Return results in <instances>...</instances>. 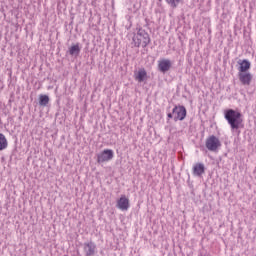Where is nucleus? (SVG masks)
Instances as JSON below:
<instances>
[{
	"label": "nucleus",
	"instance_id": "f257e3e1",
	"mask_svg": "<svg viewBox=\"0 0 256 256\" xmlns=\"http://www.w3.org/2000/svg\"><path fill=\"white\" fill-rule=\"evenodd\" d=\"M224 118L228 125H230L231 131H237V129H243V114L239 110L228 109L224 111Z\"/></svg>",
	"mask_w": 256,
	"mask_h": 256
},
{
	"label": "nucleus",
	"instance_id": "f03ea898",
	"mask_svg": "<svg viewBox=\"0 0 256 256\" xmlns=\"http://www.w3.org/2000/svg\"><path fill=\"white\" fill-rule=\"evenodd\" d=\"M134 43L136 47H147L151 43V37L144 30H140L134 39Z\"/></svg>",
	"mask_w": 256,
	"mask_h": 256
},
{
	"label": "nucleus",
	"instance_id": "7ed1b4c3",
	"mask_svg": "<svg viewBox=\"0 0 256 256\" xmlns=\"http://www.w3.org/2000/svg\"><path fill=\"white\" fill-rule=\"evenodd\" d=\"M206 148L208 151L217 152L219 151V148L221 147V140L217 138L215 135H211L206 139Z\"/></svg>",
	"mask_w": 256,
	"mask_h": 256
},
{
	"label": "nucleus",
	"instance_id": "20e7f679",
	"mask_svg": "<svg viewBox=\"0 0 256 256\" xmlns=\"http://www.w3.org/2000/svg\"><path fill=\"white\" fill-rule=\"evenodd\" d=\"M115 157V153L111 149H104L97 154V163H109Z\"/></svg>",
	"mask_w": 256,
	"mask_h": 256
},
{
	"label": "nucleus",
	"instance_id": "39448f33",
	"mask_svg": "<svg viewBox=\"0 0 256 256\" xmlns=\"http://www.w3.org/2000/svg\"><path fill=\"white\" fill-rule=\"evenodd\" d=\"M174 121H183L187 117V109L185 106H175L172 110Z\"/></svg>",
	"mask_w": 256,
	"mask_h": 256
},
{
	"label": "nucleus",
	"instance_id": "423d86ee",
	"mask_svg": "<svg viewBox=\"0 0 256 256\" xmlns=\"http://www.w3.org/2000/svg\"><path fill=\"white\" fill-rule=\"evenodd\" d=\"M116 207L120 209V211H129V207H131L129 198L125 195H121L116 202Z\"/></svg>",
	"mask_w": 256,
	"mask_h": 256
},
{
	"label": "nucleus",
	"instance_id": "0eeeda50",
	"mask_svg": "<svg viewBox=\"0 0 256 256\" xmlns=\"http://www.w3.org/2000/svg\"><path fill=\"white\" fill-rule=\"evenodd\" d=\"M238 79L241 85L249 86L253 81V75L250 72H240L238 73Z\"/></svg>",
	"mask_w": 256,
	"mask_h": 256
},
{
	"label": "nucleus",
	"instance_id": "6e6552de",
	"mask_svg": "<svg viewBox=\"0 0 256 256\" xmlns=\"http://www.w3.org/2000/svg\"><path fill=\"white\" fill-rule=\"evenodd\" d=\"M134 79L138 83H143V81H147V79H149V76L147 75V70H145V68H140L137 71H135Z\"/></svg>",
	"mask_w": 256,
	"mask_h": 256
},
{
	"label": "nucleus",
	"instance_id": "1a4fd4ad",
	"mask_svg": "<svg viewBox=\"0 0 256 256\" xmlns=\"http://www.w3.org/2000/svg\"><path fill=\"white\" fill-rule=\"evenodd\" d=\"M171 60L169 59H162L158 61V69L161 73H167L169 69H171Z\"/></svg>",
	"mask_w": 256,
	"mask_h": 256
},
{
	"label": "nucleus",
	"instance_id": "9d476101",
	"mask_svg": "<svg viewBox=\"0 0 256 256\" xmlns=\"http://www.w3.org/2000/svg\"><path fill=\"white\" fill-rule=\"evenodd\" d=\"M238 73H249V69H251V62L249 60H239L238 61Z\"/></svg>",
	"mask_w": 256,
	"mask_h": 256
},
{
	"label": "nucleus",
	"instance_id": "9b49d317",
	"mask_svg": "<svg viewBox=\"0 0 256 256\" xmlns=\"http://www.w3.org/2000/svg\"><path fill=\"white\" fill-rule=\"evenodd\" d=\"M193 175H195L196 177H201V175H203L205 173V165L203 163H196L193 166Z\"/></svg>",
	"mask_w": 256,
	"mask_h": 256
},
{
	"label": "nucleus",
	"instance_id": "f8f14e48",
	"mask_svg": "<svg viewBox=\"0 0 256 256\" xmlns=\"http://www.w3.org/2000/svg\"><path fill=\"white\" fill-rule=\"evenodd\" d=\"M84 251L87 256L95 255V244L93 242H88L84 244Z\"/></svg>",
	"mask_w": 256,
	"mask_h": 256
},
{
	"label": "nucleus",
	"instance_id": "ddd939ff",
	"mask_svg": "<svg viewBox=\"0 0 256 256\" xmlns=\"http://www.w3.org/2000/svg\"><path fill=\"white\" fill-rule=\"evenodd\" d=\"M69 53L70 55H79V53H81V47L79 46V43L72 45L69 48Z\"/></svg>",
	"mask_w": 256,
	"mask_h": 256
},
{
	"label": "nucleus",
	"instance_id": "4468645a",
	"mask_svg": "<svg viewBox=\"0 0 256 256\" xmlns=\"http://www.w3.org/2000/svg\"><path fill=\"white\" fill-rule=\"evenodd\" d=\"M7 146H8L7 138L3 133H0V151L5 150Z\"/></svg>",
	"mask_w": 256,
	"mask_h": 256
},
{
	"label": "nucleus",
	"instance_id": "2eb2a0df",
	"mask_svg": "<svg viewBox=\"0 0 256 256\" xmlns=\"http://www.w3.org/2000/svg\"><path fill=\"white\" fill-rule=\"evenodd\" d=\"M185 0H166V3L172 7V9L177 8L179 3H183Z\"/></svg>",
	"mask_w": 256,
	"mask_h": 256
},
{
	"label": "nucleus",
	"instance_id": "dca6fc26",
	"mask_svg": "<svg viewBox=\"0 0 256 256\" xmlns=\"http://www.w3.org/2000/svg\"><path fill=\"white\" fill-rule=\"evenodd\" d=\"M39 103H40V105H43V106L47 105L49 103V96H47V95H40Z\"/></svg>",
	"mask_w": 256,
	"mask_h": 256
},
{
	"label": "nucleus",
	"instance_id": "f3484780",
	"mask_svg": "<svg viewBox=\"0 0 256 256\" xmlns=\"http://www.w3.org/2000/svg\"><path fill=\"white\" fill-rule=\"evenodd\" d=\"M167 117H168V119H175L173 111H172V113H168Z\"/></svg>",
	"mask_w": 256,
	"mask_h": 256
}]
</instances>
